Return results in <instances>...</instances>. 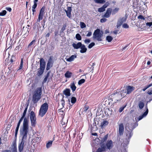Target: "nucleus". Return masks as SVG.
Masks as SVG:
<instances>
[{"label": "nucleus", "instance_id": "3c124183", "mask_svg": "<svg viewBox=\"0 0 152 152\" xmlns=\"http://www.w3.org/2000/svg\"><path fill=\"white\" fill-rule=\"evenodd\" d=\"M35 40L32 41L28 45V48H29L33 44L34 45L35 44Z\"/></svg>", "mask_w": 152, "mask_h": 152}, {"label": "nucleus", "instance_id": "e2e57ef3", "mask_svg": "<svg viewBox=\"0 0 152 152\" xmlns=\"http://www.w3.org/2000/svg\"><path fill=\"white\" fill-rule=\"evenodd\" d=\"M27 110L26 109H25L24 110V112H23L22 116H23L25 117L26 114V112H27Z\"/></svg>", "mask_w": 152, "mask_h": 152}, {"label": "nucleus", "instance_id": "774afa93", "mask_svg": "<svg viewBox=\"0 0 152 152\" xmlns=\"http://www.w3.org/2000/svg\"><path fill=\"white\" fill-rule=\"evenodd\" d=\"M1 152H11V151L9 150H5L2 151Z\"/></svg>", "mask_w": 152, "mask_h": 152}, {"label": "nucleus", "instance_id": "37998d69", "mask_svg": "<svg viewBox=\"0 0 152 152\" xmlns=\"http://www.w3.org/2000/svg\"><path fill=\"white\" fill-rule=\"evenodd\" d=\"M6 13L7 11L5 10H3L0 12V16H4L6 14Z\"/></svg>", "mask_w": 152, "mask_h": 152}, {"label": "nucleus", "instance_id": "473e14b6", "mask_svg": "<svg viewBox=\"0 0 152 152\" xmlns=\"http://www.w3.org/2000/svg\"><path fill=\"white\" fill-rule=\"evenodd\" d=\"M45 6L43 7L41 9L40 12L39 14L44 15L45 13Z\"/></svg>", "mask_w": 152, "mask_h": 152}, {"label": "nucleus", "instance_id": "6ab92c4d", "mask_svg": "<svg viewBox=\"0 0 152 152\" xmlns=\"http://www.w3.org/2000/svg\"><path fill=\"white\" fill-rule=\"evenodd\" d=\"M134 89V87L133 86H128L127 88V94H129L131 93Z\"/></svg>", "mask_w": 152, "mask_h": 152}, {"label": "nucleus", "instance_id": "2f4dec72", "mask_svg": "<svg viewBox=\"0 0 152 152\" xmlns=\"http://www.w3.org/2000/svg\"><path fill=\"white\" fill-rule=\"evenodd\" d=\"M53 143V141H50L46 144V148H48L50 147L52 145Z\"/></svg>", "mask_w": 152, "mask_h": 152}, {"label": "nucleus", "instance_id": "0eeeda50", "mask_svg": "<svg viewBox=\"0 0 152 152\" xmlns=\"http://www.w3.org/2000/svg\"><path fill=\"white\" fill-rule=\"evenodd\" d=\"M102 34L103 32L102 31L100 32L99 29H97L94 31L93 34V38L96 39L98 41H101L102 40L101 37Z\"/></svg>", "mask_w": 152, "mask_h": 152}, {"label": "nucleus", "instance_id": "aec40b11", "mask_svg": "<svg viewBox=\"0 0 152 152\" xmlns=\"http://www.w3.org/2000/svg\"><path fill=\"white\" fill-rule=\"evenodd\" d=\"M80 48L81 49L80 50V52L81 53H85L87 50V48H86L85 45L83 44L82 45Z\"/></svg>", "mask_w": 152, "mask_h": 152}, {"label": "nucleus", "instance_id": "393cba45", "mask_svg": "<svg viewBox=\"0 0 152 152\" xmlns=\"http://www.w3.org/2000/svg\"><path fill=\"white\" fill-rule=\"evenodd\" d=\"M138 106L140 110L142 109L144 106L143 102L142 101H140L138 103Z\"/></svg>", "mask_w": 152, "mask_h": 152}, {"label": "nucleus", "instance_id": "338daca9", "mask_svg": "<svg viewBox=\"0 0 152 152\" xmlns=\"http://www.w3.org/2000/svg\"><path fill=\"white\" fill-rule=\"evenodd\" d=\"M92 35V32L91 31L89 32L88 34L86 35V36L88 37H90Z\"/></svg>", "mask_w": 152, "mask_h": 152}, {"label": "nucleus", "instance_id": "dca6fc26", "mask_svg": "<svg viewBox=\"0 0 152 152\" xmlns=\"http://www.w3.org/2000/svg\"><path fill=\"white\" fill-rule=\"evenodd\" d=\"M67 10H65V11L66 13L67 16L69 18H71V12L72 11V8L71 7H69L67 8Z\"/></svg>", "mask_w": 152, "mask_h": 152}, {"label": "nucleus", "instance_id": "ddd939ff", "mask_svg": "<svg viewBox=\"0 0 152 152\" xmlns=\"http://www.w3.org/2000/svg\"><path fill=\"white\" fill-rule=\"evenodd\" d=\"M112 9L111 8H108L107 9L106 12L103 15V17L106 18H108L111 14Z\"/></svg>", "mask_w": 152, "mask_h": 152}, {"label": "nucleus", "instance_id": "f704fd0d", "mask_svg": "<svg viewBox=\"0 0 152 152\" xmlns=\"http://www.w3.org/2000/svg\"><path fill=\"white\" fill-rule=\"evenodd\" d=\"M30 30V28H28L27 27H23L22 30V32L24 31L25 30H26V34H27V33H28Z\"/></svg>", "mask_w": 152, "mask_h": 152}, {"label": "nucleus", "instance_id": "49530a36", "mask_svg": "<svg viewBox=\"0 0 152 152\" xmlns=\"http://www.w3.org/2000/svg\"><path fill=\"white\" fill-rule=\"evenodd\" d=\"M138 18L139 20H145V19L144 17L141 15H139V16H138Z\"/></svg>", "mask_w": 152, "mask_h": 152}, {"label": "nucleus", "instance_id": "e433bc0d", "mask_svg": "<svg viewBox=\"0 0 152 152\" xmlns=\"http://www.w3.org/2000/svg\"><path fill=\"white\" fill-rule=\"evenodd\" d=\"M111 110H112L111 109V110H110V109L108 108L106 110V111L105 112V113L106 114V113L107 112V115L109 116V115H110L112 114Z\"/></svg>", "mask_w": 152, "mask_h": 152}, {"label": "nucleus", "instance_id": "39448f33", "mask_svg": "<svg viewBox=\"0 0 152 152\" xmlns=\"http://www.w3.org/2000/svg\"><path fill=\"white\" fill-rule=\"evenodd\" d=\"M108 137V134L105 135L103 137L100 138L101 139L100 144L101 148L98 149L96 152H103L106 151V147L104 142L107 140Z\"/></svg>", "mask_w": 152, "mask_h": 152}, {"label": "nucleus", "instance_id": "4d7b16f0", "mask_svg": "<svg viewBox=\"0 0 152 152\" xmlns=\"http://www.w3.org/2000/svg\"><path fill=\"white\" fill-rule=\"evenodd\" d=\"M107 19L105 18H102L100 21L101 23H103L106 22L107 21Z\"/></svg>", "mask_w": 152, "mask_h": 152}, {"label": "nucleus", "instance_id": "f03ea898", "mask_svg": "<svg viewBox=\"0 0 152 152\" xmlns=\"http://www.w3.org/2000/svg\"><path fill=\"white\" fill-rule=\"evenodd\" d=\"M119 90H117L116 91H114V93L111 95V97H113L112 98L110 99L111 101H110V102L113 105H114L115 104L118 102H120L123 97H122L121 94H119Z\"/></svg>", "mask_w": 152, "mask_h": 152}, {"label": "nucleus", "instance_id": "b1692460", "mask_svg": "<svg viewBox=\"0 0 152 152\" xmlns=\"http://www.w3.org/2000/svg\"><path fill=\"white\" fill-rule=\"evenodd\" d=\"M70 88L72 90V92L74 91L76 88V87L75 85V83L74 82L70 84Z\"/></svg>", "mask_w": 152, "mask_h": 152}, {"label": "nucleus", "instance_id": "cd10ccee", "mask_svg": "<svg viewBox=\"0 0 152 152\" xmlns=\"http://www.w3.org/2000/svg\"><path fill=\"white\" fill-rule=\"evenodd\" d=\"M108 122L106 120L104 121L102 123L101 126L102 127H104L108 124Z\"/></svg>", "mask_w": 152, "mask_h": 152}, {"label": "nucleus", "instance_id": "c85d7f7f", "mask_svg": "<svg viewBox=\"0 0 152 152\" xmlns=\"http://www.w3.org/2000/svg\"><path fill=\"white\" fill-rule=\"evenodd\" d=\"M94 1L96 3L103 4L105 2L104 0H94Z\"/></svg>", "mask_w": 152, "mask_h": 152}, {"label": "nucleus", "instance_id": "680f3d73", "mask_svg": "<svg viewBox=\"0 0 152 152\" xmlns=\"http://www.w3.org/2000/svg\"><path fill=\"white\" fill-rule=\"evenodd\" d=\"M48 77H46L45 76V78L43 80V83H45L47 81V79H48Z\"/></svg>", "mask_w": 152, "mask_h": 152}, {"label": "nucleus", "instance_id": "09e8293b", "mask_svg": "<svg viewBox=\"0 0 152 152\" xmlns=\"http://www.w3.org/2000/svg\"><path fill=\"white\" fill-rule=\"evenodd\" d=\"M95 45L94 42H92L88 46V48L89 49L93 47Z\"/></svg>", "mask_w": 152, "mask_h": 152}, {"label": "nucleus", "instance_id": "c03bdc74", "mask_svg": "<svg viewBox=\"0 0 152 152\" xmlns=\"http://www.w3.org/2000/svg\"><path fill=\"white\" fill-rule=\"evenodd\" d=\"M118 9L117 8H115L113 10L112 12V15H114L117 13L118 11Z\"/></svg>", "mask_w": 152, "mask_h": 152}, {"label": "nucleus", "instance_id": "a18cd8bd", "mask_svg": "<svg viewBox=\"0 0 152 152\" xmlns=\"http://www.w3.org/2000/svg\"><path fill=\"white\" fill-rule=\"evenodd\" d=\"M16 58L15 56L14 55H12L11 57V58L10 59V61L11 63L13 62L14 61H15Z\"/></svg>", "mask_w": 152, "mask_h": 152}, {"label": "nucleus", "instance_id": "5fc2aeb1", "mask_svg": "<svg viewBox=\"0 0 152 152\" xmlns=\"http://www.w3.org/2000/svg\"><path fill=\"white\" fill-rule=\"evenodd\" d=\"M25 118H26L27 119V120L28 121V122L29 121H28V119L26 117H25L23 116H22L20 118L18 122H19V123H21V122L22 121L23 119H24ZM24 120H23V121Z\"/></svg>", "mask_w": 152, "mask_h": 152}, {"label": "nucleus", "instance_id": "7ed1b4c3", "mask_svg": "<svg viewBox=\"0 0 152 152\" xmlns=\"http://www.w3.org/2000/svg\"><path fill=\"white\" fill-rule=\"evenodd\" d=\"M42 88H38L35 91L32 97V101L34 104L37 103L41 98Z\"/></svg>", "mask_w": 152, "mask_h": 152}, {"label": "nucleus", "instance_id": "423d86ee", "mask_svg": "<svg viewBox=\"0 0 152 152\" xmlns=\"http://www.w3.org/2000/svg\"><path fill=\"white\" fill-rule=\"evenodd\" d=\"M48 108V105L47 102H45L42 104L39 110V115L42 117L47 112Z\"/></svg>", "mask_w": 152, "mask_h": 152}, {"label": "nucleus", "instance_id": "a878e982", "mask_svg": "<svg viewBox=\"0 0 152 152\" xmlns=\"http://www.w3.org/2000/svg\"><path fill=\"white\" fill-rule=\"evenodd\" d=\"M91 129L92 131H94L97 129V128L96 126V123L95 122L94 123H93V126L91 125Z\"/></svg>", "mask_w": 152, "mask_h": 152}, {"label": "nucleus", "instance_id": "7c9ffc66", "mask_svg": "<svg viewBox=\"0 0 152 152\" xmlns=\"http://www.w3.org/2000/svg\"><path fill=\"white\" fill-rule=\"evenodd\" d=\"M119 94H121L122 97V96H125V94L127 93L126 90H121V91H119Z\"/></svg>", "mask_w": 152, "mask_h": 152}, {"label": "nucleus", "instance_id": "13d9d810", "mask_svg": "<svg viewBox=\"0 0 152 152\" xmlns=\"http://www.w3.org/2000/svg\"><path fill=\"white\" fill-rule=\"evenodd\" d=\"M126 105H125L124 106L122 107H120L119 109V112L120 113L124 109L125 107H126Z\"/></svg>", "mask_w": 152, "mask_h": 152}, {"label": "nucleus", "instance_id": "1a4fd4ad", "mask_svg": "<svg viewBox=\"0 0 152 152\" xmlns=\"http://www.w3.org/2000/svg\"><path fill=\"white\" fill-rule=\"evenodd\" d=\"M126 18L123 17L118 20L116 26L117 28H118L123 23L126 21Z\"/></svg>", "mask_w": 152, "mask_h": 152}, {"label": "nucleus", "instance_id": "052dcab7", "mask_svg": "<svg viewBox=\"0 0 152 152\" xmlns=\"http://www.w3.org/2000/svg\"><path fill=\"white\" fill-rule=\"evenodd\" d=\"M19 128H18L17 127L16 128V129H15V137H16V136L17 135V134H18V132Z\"/></svg>", "mask_w": 152, "mask_h": 152}, {"label": "nucleus", "instance_id": "72a5a7b5", "mask_svg": "<svg viewBox=\"0 0 152 152\" xmlns=\"http://www.w3.org/2000/svg\"><path fill=\"white\" fill-rule=\"evenodd\" d=\"M43 15H44L41 14L39 13L38 18L37 20V21L39 22H40V20H42V19Z\"/></svg>", "mask_w": 152, "mask_h": 152}, {"label": "nucleus", "instance_id": "de8ad7c7", "mask_svg": "<svg viewBox=\"0 0 152 152\" xmlns=\"http://www.w3.org/2000/svg\"><path fill=\"white\" fill-rule=\"evenodd\" d=\"M145 23L147 27H149L152 26V22H145Z\"/></svg>", "mask_w": 152, "mask_h": 152}, {"label": "nucleus", "instance_id": "0e129e2a", "mask_svg": "<svg viewBox=\"0 0 152 152\" xmlns=\"http://www.w3.org/2000/svg\"><path fill=\"white\" fill-rule=\"evenodd\" d=\"M6 9L9 12H10L12 10V9L10 7H6Z\"/></svg>", "mask_w": 152, "mask_h": 152}, {"label": "nucleus", "instance_id": "6e6552de", "mask_svg": "<svg viewBox=\"0 0 152 152\" xmlns=\"http://www.w3.org/2000/svg\"><path fill=\"white\" fill-rule=\"evenodd\" d=\"M53 64V58L50 56L48 61L47 64L46 70L47 71L49 70L52 66Z\"/></svg>", "mask_w": 152, "mask_h": 152}, {"label": "nucleus", "instance_id": "bf43d9fd", "mask_svg": "<svg viewBox=\"0 0 152 152\" xmlns=\"http://www.w3.org/2000/svg\"><path fill=\"white\" fill-rule=\"evenodd\" d=\"M90 40L88 39H86L84 41V42L86 44H88V43H90Z\"/></svg>", "mask_w": 152, "mask_h": 152}, {"label": "nucleus", "instance_id": "9b49d317", "mask_svg": "<svg viewBox=\"0 0 152 152\" xmlns=\"http://www.w3.org/2000/svg\"><path fill=\"white\" fill-rule=\"evenodd\" d=\"M129 131L127 130V132L126 133V140H127V142H129V140L131 137L132 136L133 133L132 132V130L129 128Z\"/></svg>", "mask_w": 152, "mask_h": 152}, {"label": "nucleus", "instance_id": "4c0bfd02", "mask_svg": "<svg viewBox=\"0 0 152 152\" xmlns=\"http://www.w3.org/2000/svg\"><path fill=\"white\" fill-rule=\"evenodd\" d=\"M76 38L78 40H81L82 37L79 34H77L76 35Z\"/></svg>", "mask_w": 152, "mask_h": 152}, {"label": "nucleus", "instance_id": "4468645a", "mask_svg": "<svg viewBox=\"0 0 152 152\" xmlns=\"http://www.w3.org/2000/svg\"><path fill=\"white\" fill-rule=\"evenodd\" d=\"M124 131V127L123 124H120L119 125V132L120 136L123 135Z\"/></svg>", "mask_w": 152, "mask_h": 152}, {"label": "nucleus", "instance_id": "a211bd4d", "mask_svg": "<svg viewBox=\"0 0 152 152\" xmlns=\"http://www.w3.org/2000/svg\"><path fill=\"white\" fill-rule=\"evenodd\" d=\"M70 89L69 88H66L63 91V94L67 97L70 95Z\"/></svg>", "mask_w": 152, "mask_h": 152}, {"label": "nucleus", "instance_id": "f257e3e1", "mask_svg": "<svg viewBox=\"0 0 152 152\" xmlns=\"http://www.w3.org/2000/svg\"><path fill=\"white\" fill-rule=\"evenodd\" d=\"M20 135L22 137L20 143L18 145V148L19 152H22L23 149L25 142L27 140L28 134L29 133V126H28V121L26 118L24 119L23 126L20 129Z\"/></svg>", "mask_w": 152, "mask_h": 152}, {"label": "nucleus", "instance_id": "412c9836", "mask_svg": "<svg viewBox=\"0 0 152 152\" xmlns=\"http://www.w3.org/2000/svg\"><path fill=\"white\" fill-rule=\"evenodd\" d=\"M30 120L36 119L35 114L33 111H31L30 113Z\"/></svg>", "mask_w": 152, "mask_h": 152}, {"label": "nucleus", "instance_id": "9d476101", "mask_svg": "<svg viewBox=\"0 0 152 152\" xmlns=\"http://www.w3.org/2000/svg\"><path fill=\"white\" fill-rule=\"evenodd\" d=\"M105 145L106 148H107V149L110 150L112 148L113 146V142L111 140H108Z\"/></svg>", "mask_w": 152, "mask_h": 152}, {"label": "nucleus", "instance_id": "c9c22d12", "mask_svg": "<svg viewBox=\"0 0 152 152\" xmlns=\"http://www.w3.org/2000/svg\"><path fill=\"white\" fill-rule=\"evenodd\" d=\"M106 40L108 42H111L113 39V38L111 36H107L106 37Z\"/></svg>", "mask_w": 152, "mask_h": 152}, {"label": "nucleus", "instance_id": "4be33fe9", "mask_svg": "<svg viewBox=\"0 0 152 152\" xmlns=\"http://www.w3.org/2000/svg\"><path fill=\"white\" fill-rule=\"evenodd\" d=\"M77 58V56L75 55H72L69 58L66 59V61L69 62H71L73 61L75 58Z\"/></svg>", "mask_w": 152, "mask_h": 152}, {"label": "nucleus", "instance_id": "f3484780", "mask_svg": "<svg viewBox=\"0 0 152 152\" xmlns=\"http://www.w3.org/2000/svg\"><path fill=\"white\" fill-rule=\"evenodd\" d=\"M82 44L81 42H78L77 44L73 43L72 44V46L75 49H78L80 48L82 45Z\"/></svg>", "mask_w": 152, "mask_h": 152}, {"label": "nucleus", "instance_id": "8fccbe9b", "mask_svg": "<svg viewBox=\"0 0 152 152\" xmlns=\"http://www.w3.org/2000/svg\"><path fill=\"white\" fill-rule=\"evenodd\" d=\"M122 27L124 28H128L129 27V26L127 23H124L122 25Z\"/></svg>", "mask_w": 152, "mask_h": 152}, {"label": "nucleus", "instance_id": "603ef678", "mask_svg": "<svg viewBox=\"0 0 152 152\" xmlns=\"http://www.w3.org/2000/svg\"><path fill=\"white\" fill-rule=\"evenodd\" d=\"M66 25L65 24L63 26V27L61 28V32H63L66 29Z\"/></svg>", "mask_w": 152, "mask_h": 152}, {"label": "nucleus", "instance_id": "a19ab883", "mask_svg": "<svg viewBox=\"0 0 152 152\" xmlns=\"http://www.w3.org/2000/svg\"><path fill=\"white\" fill-rule=\"evenodd\" d=\"M80 26L81 28H83L86 27L85 24L84 23L82 22H80Z\"/></svg>", "mask_w": 152, "mask_h": 152}, {"label": "nucleus", "instance_id": "c756f323", "mask_svg": "<svg viewBox=\"0 0 152 152\" xmlns=\"http://www.w3.org/2000/svg\"><path fill=\"white\" fill-rule=\"evenodd\" d=\"M12 146L13 147V148H12L11 149L12 152H17V149L16 144H15V143H14L13 145V146Z\"/></svg>", "mask_w": 152, "mask_h": 152}, {"label": "nucleus", "instance_id": "bb28decb", "mask_svg": "<svg viewBox=\"0 0 152 152\" xmlns=\"http://www.w3.org/2000/svg\"><path fill=\"white\" fill-rule=\"evenodd\" d=\"M32 126L34 127L36 124V119L30 120Z\"/></svg>", "mask_w": 152, "mask_h": 152}, {"label": "nucleus", "instance_id": "20e7f679", "mask_svg": "<svg viewBox=\"0 0 152 152\" xmlns=\"http://www.w3.org/2000/svg\"><path fill=\"white\" fill-rule=\"evenodd\" d=\"M39 62L40 67L37 69V74L38 77L41 76L43 74L46 65V62L43 58H41Z\"/></svg>", "mask_w": 152, "mask_h": 152}, {"label": "nucleus", "instance_id": "5701e85b", "mask_svg": "<svg viewBox=\"0 0 152 152\" xmlns=\"http://www.w3.org/2000/svg\"><path fill=\"white\" fill-rule=\"evenodd\" d=\"M72 74V72H69V71H67L65 74L64 75L66 77L69 78L71 77Z\"/></svg>", "mask_w": 152, "mask_h": 152}, {"label": "nucleus", "instance_id": "864d4df0", "mask_svg": "<svg viewBox=\"0 0 152 152\" xmlns=\"http://www.w3.org/2000/svg\"><path fill=\"white\" fill-rule=\"evenodd\" d=\"M46 21L45 20H43V21L42 22V25L43 26V29H42V31H43L44 29V26H45V23Z\"/></svg>", "mask_w": 152, "mask_h": 152}, {"label": "nucleus", "instance_id": "ea45409f", "mask_svg": "<svg viewBox=\"0 0 152 152\" xmlns=\"http://www.w3.org/2000/svg\"><path fill=\"white\" fill-rule=\"evenodd\" d=\"M76 101V99L75 97H72L71 98V102L72 103L74 104L75 103Z\"/></svg>", "mask_w": 152, "mask_h": 152}, {"label": "nucleus", "instance_id": "69168bd1", "mask_svg": "<svg viewBox=\"0 0 152 152\" xmlns=\"http://www.w3.org/2000/svg\"><path fill=\"white\" fill-rule=\"evenodd\" d=\"M50 35V33H48L47 34H46L45 37L46 39H47V38H48L49 37Z\"/></svg>", "mask_w": 152, "mask_h": 152}, {"label": "nucleus", "instance_id": "2eb2a0df", "mask_svg": "<svg viewBox=\"0 0 152 152\" xmlns=\"http://www.w3.org/2000/svg\"><path fill=\"white\" fill-rule=\"evenodd\" d=\"M145 108L146 109L145 111L143 113L142 115L139 116L138 118V121H140L141 120L143 117H145L148 114V108L147 105L145 107Z\"/></svg>", "mask_w": 152, "mask_h": 152}, {"label": "nucleus", "instance_id": "f8f14e48", "mask_svg": "<svg viewBox=\"0 0 152 152\" xmlns=\"http://www.w3.org/2000/svg\"><path fill=\"white\" fill-rule=\"evenodd\" d=\"M109 4H110L108 2H106V3L102 6V7L98 8V12H101L104 11L105 10V8L109 6Z\"/></svg>", "mask_w": 152, "mask_h": 152}, {"label": "nucleus", "instance_id": "6e6d98bb", "mask_svg": "<svg viewBox=\"0 0 152 152\" xmlns=\"http://www.w3.org/2000/svg\"><path fill=\"white\" fill-rule=\"evenodd\" d=\"M64 96H63L62 99L61 101L62 102L61 104H62L63 107H64V105H65V101L64 99Z\"/></svg>", "mask_w": 152, "mask_h": 152}, {"label": "nucleus", "instance_id": "79ce46f5", "mask_svg": "<svg viewBox=\"0 0 152 152\" xmlns=\"http://www.w3.org/2000/svg\"><path fill=\"white\" fill-rule=\"evenodd\" d=\"M37 5H33L32 6V11L33 12V15H34V12H36V10H35V9L37 7Z\"/></svg>", "mask_w": 152, "mask_h": 152}, {"label": "nucleus", "instance_id": "58836bf2", "mask_svg": "<svg viewBox=\"0 0 152 152\" xmlns=\"http://www.w3.org/2000/svg\"><path fill=\"white\" fill-rule=\"evenodd\" d=\"M85 81L84 79H82L80 80L78 82V84L79 85H81L82 84L84 83Z\"/></svg>", "mask_w": 152, "mask_h": 152}]
</instances>
